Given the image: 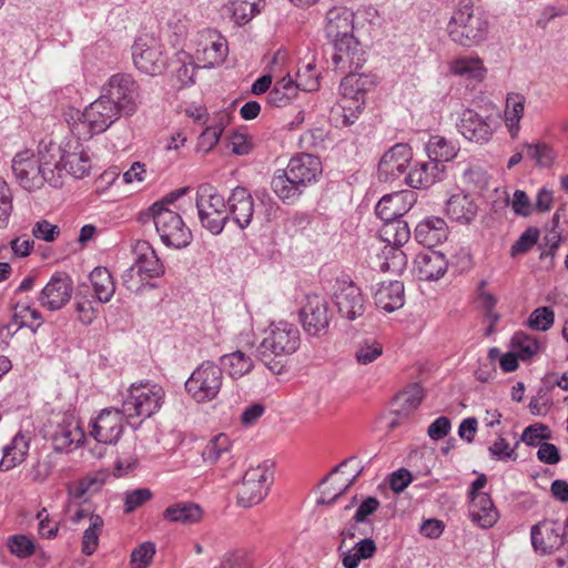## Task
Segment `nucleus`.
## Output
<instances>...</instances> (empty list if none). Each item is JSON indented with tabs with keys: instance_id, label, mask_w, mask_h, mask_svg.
<instances>
[{
	"instance_id": "nucleus-51",
	"label": "nucleus",
	"mask_w": 568,
	"mask_h": 568,
	"mask_svg": "<svg viewBox=\"0 0 568 568\" xmlns=\"http://www.w3.org/2000/svg\"><path fill=\"white\" fill-rule=\"evenodd\" d=\"M103 519L99 515L89 516V527L82 536V552L90 556L99 545V537L103 528Z\"/></svg>"
},
{
	"instance_id": "nucleus-56",
	"label": "nucleus",
	"mask_w": 568,
	"mask_h": 568,
	"mask_svg": "<svg viewBox=\"0 0 568 568\" xmlns=\"http://www.w3.org/2000/svg\"><path fill=\"white\" fill-rule=\"evenodd\" d=\"M513 349L520 359H529L539 351V343L525 333H516L511 338Z\"/></svg>"
},
{
	"instance_id": "nucleus-17",
	"label": "nucleus",
	"mask_w": 568,
	"mask_h": 568,
	"mask_svg": "<svg viewBox=\"0 0 568 568\" xmlns=\"http://www.w3.org/2000/svg\"><path fill=\"white\" fill-rule=\"evenodd\" d=\"M122 114L113 100L101 95L88 105L82 113V123L90 134L106 131Z\"/></svg>"
},
{
	"instance_id": "nucleus-21",
	"label": "nucleus",
	"mask_w": 568,
	"mask_h": 568,
	"mask_svg": "<svg viewBox=\"0 0 568 568\" xmlns=\"http://www.w3.org/2000/svg\"><path fill=\"white\" fill-rule=\"evenodd\" d=\"M301 321L304 331L311 336L324 334L329 325L326 301L320 295H307L301 310Z\"/></svg>"
},
{
	"instance_id": "nucleus-2",
	"label": "nucleus",
	"mask_w": 568,
	"mask_h": 568,
	"mask_svg": "<svg viewBox=\"0 0 568 568\" xmlns=\"http://www.w3.org/2000/svg\"><path fill=\"white\" fill-rule=\"evenodd\" d=\"M354 18L345 7H334L326 13L324 31L334 47L333 63L339 69L358 68L364 62V51L354 36Z\"/></svg>"
},
{
	"instance_id": "nucleus-30",
	"label": "nucleus",
	"mask_w": 568,
	"mask_h": 568,
	"mask_svg": "<svg viewBox=\"0 0 568 568\" xmlns=\"http://www.w3.org/2000/svg\"><path fill=\"white\" fill-rule=\"evenodd\" d=\"M374 301L377 307L392 313L404 305L405 291L400 281H388L378 284L374 292Z\"/></svg>"
},
{
	"instance_id": "nucleus-26",
	"label": "nucleus",
	"mask_w": 568,
	"mask_h": 568,
	"mask_svg": "<svg viewBox=\"0 0 568 568\" xmlns=\"http://www.w3.org/2000/svg\"><path fill=\"white\" fill-rule=\"evenodd\" d=\"M445 175V165L436 161L416 162L405 175V182L413 189H427L442 181Z\"/></svg>"
},
{
	"instance_id": "nucleus-28",
	"label": "nucleus",
	"mask_w": 568,
	"mask_h": 568,
	"mask_svg": "<svg viewBox=\"0 0 568 568\" xmlns=\"http://www.w3.org/2000/svg\"><path fill=\"white\" fill-rule=\"evenodd\" d=\"M445 212L452 221L466 225L477 216L478 205L469 194L458 192L446 201Z\"/></svg>"
},
{
	"instance_id": "nucleus-57",
	"label": "nucleus",
	"mask_w": 568,
	"mask_h": 568,
	"mask_svg": "<svg viewBox=\"0 0 568 568\" xmlns=\"http://www.w3.org/2000/svg\"><path fill=\"white\" fill-rule=\"evenodd\" d=\"M7 546L12 555L21 559L32 556L36 550L33 541L21 534L10 536Z\"/></svg>"
},
{
	"instance_id": "nucleus-22",
	"label": "nucleus",
	"mask_w": 568,
	"mask_h": 568,
	"mask_svg": "<svg viewBox=\"0 0 568 568\" xmlns=\"http://www.w3.org/2000/svg\"><path fill=\"white\" fill-rule=\"evenodd\" d=\"M416 194L413 191H400L384 195L376 204V215L386 222L400 220L415 204Z\"/></svg>"
},
{
	"instance_id": "nucleus-23",
	"label": "nucleus",
	"mask_w": 568,
	"mask_h": 568,
	"mask_svg": "<svg viewBox=\"0 0 568 568\" xmlns=\"http://www.w3.org/2000/svg\"><path fill=\"white\" fill-rule=\"evenodd\" d=\"M229 220L241 230L246 229L253 219L254 201L246 187L237 186L232 190L226 203Z\"/></svg>"
},
{
	"instance_id": "nucleus-49",
	"label": "nucleus",
	"mask_w": 568,
	"mask_h": 568,
	"mask_svg": "<svg viewBox=\"0 0 568 568\" xmlns=\"http://www.w3.org/2000/svg\"><path fill=\"white\" fill-rule=\"evenodd\" d=\"M29 443L24 436L18 434L13 437L11 446L3 448V458L0 463V467L9 469L14 465L21 463L28 452Z\"/></svg>"
},
{
	"instance_id": "nucleus-29",
	"label": "nucleus",
	"mask_w": 568,
	"mask_h": 568,
	"mask_svg": "<svg viewBox=\"0 0 568 568\" xmlns=\"http://www.w3.org/2000/svg\"><path fill=\"white\" fill-rule=\"evenodd\" d=\"M133 265L144 275L152 280L164 274L163 264L149 242L136 241L133 246Z\"/></svg>"
},
{
	"instance_id": "nucleus-46",
	"label": "nucleus",
	"mask_w": 568,
	"mask_h": 568,
	"mask_svg": "<svg viewBox=\"0 0 568 568\" xmlns=\"http://www.w3.org/2000/svg\"><path fill=\"white\" fill-rule=\"evenodd\" d=\"M194 58L184 51L179 52L175 57L173 72L181 88L192 85L195 82V71L199 65L194 64Z\"/></svg>"
},
{
	"instance_id": "nucleus-12",
	"label": "nucleus",
	"mask_w": 568,
	"mask_h": 568,
	"mask_svg": "<svg viewBox=\"0 0 568 568\" xmlns=\"http://www.w3.org/2000/svg\"><path fill=\"white\" fill-rule=\"evenodd\" d=\"M229 54L226 39L215 29H203L195 39L194 57L202 68L212 69L221 65Z\"/></svg>"
},
{
	"instance_id": "nucleus-40",
	"label": "nucleus",
	"mask_w": 568,
	"mask_h": 568,
	"mask_svg": "<svg viewBox=\"0 0 568 568\" xmlns=\"http://www.w3.org/2000/svg\"><path fill=\"white\" fill-rule=\"evenodd\" d=\"M219 366L222 372L225 371L229 376L236 379L248 374L254 367V362L244 352L235 351L221 356Z\"/></svg>"
},
{
	"instance_id": "nucleus-16",
	"label": "nucleus",
	"mask_w": 568,
	"mask_h": 568,
	"mask_svg": "<svg viewBox=\"0 0 568 568\" xmlns=\"http://www.w3.org/2000/svg\"><path fill=\"white\" fill-rule=\"evenodd\" d=\"M333 301L339 315L347 321H355L365 312L364 295L352 281H336Z\"/></svg>"
},
{
	"instance_id": "nucleus-52",
	"label": "nucleus",
	"mask_w": 568,
	"mask_h": 568,
	"mask_svg": "<svg viewBox=\"0 0 568 568\" xmlns=\"http://www.w3.org/2000/svg\"><path fill=\"white\" fill-rule=\"evenodd\" d=\"M383 354V345L375 338L361 341L355 351L356 362L361 365H368L379 358Z\"/></svg>"
},
{
	"instance_id": "nucleus-41",
	"label": "nucleus",
	"mask_w": 568,
	"mask_h": 568,
	"mask_svg": "<svg viewBox=\"0 0 568 568\" xmlns=\"http://www.w3.org/2000/svg\"><path fill=\"white\" fill-rule=\"evenodd\" d=\"M423 397V388L418 384H413L395 396L394 412L399 416H408L418 408Z\"/></svg>"
},
{
	"instance_id": "nucleus-10",
	"label": "nucleus",
	"mask_w": 568,
	"mask_h": 568,
	"mask_svg": "<svg viewBox=\"0 0 568 568\" xmlns=\"http://www.w3.org/2000/svg\"><path fill=\"white\" fill-rule=\"evenodd\" d=\"M223 383L222 368L213 362L201 363L185 382V392L196 403L211 402L219 395Z\"/></svg>"
},
{
	"instance_id": "nucleus-64",
	"label": "nucleus",
	"mask_w": 568,
	"mask_h": 568,
	"mask_svg": "<svg viewBox=\"0 0 568 568\" xmlns=\"http://www.w3.org/2000/svg\"><path fill=\"white\" fill-rule=\"evenodd\" d=\"M155 554L153 542L146 541L135 548L131 554L132 568H146Z\"/></svg>"
},
{
	"instance_id": "nucleus-4",
	"label": "nucleus",
	"mask_w": 568,
	"mask_h": 568,
	"mask_svg": "<svg viewBox=\"0 0 568 568\" xmlns=\"http://www.w3.org/2000/svg\"><path fill=\"white\" fill-rule=\"evenodd\" d=\"M300 343V331L294 324L285 321L272 323L257 346V355L272 372L280 373L281 368L276 369L278 363L272 365V362L294 354Z\"/></svg>"
},
{
	"instance_id": "nucleus-18",
	"label": "nucleus",
	"mask_w": 568,
	"mask_h": 568,
	"mask_svg": "<svg viewBox=\"0 0 568 568\" xmlns=\"http://www.w3.org/2000/svg\"><path fill=\"white\" fill-rule=\"evenodd\" d=\"M123 418L122 408H104L91 419L90 435L99 443L115 444L123 433Z\"/></svg>"
},
{
	"instance_id": "nucleus-61",
	"label": "nucleus",
	"mask_w": 568,
	"mask_h": 568,
	"mask_svg": "<svg viewBox=\"0 0 568 568\" xmlns=\"http://www.w3.org/2000/svg\"><path fill=\"white\" fill-rule=\"evenodd\" d=\"M463 182L473 190H484L488 185V175L483 168L470 165L463 173Z\"/></svg>"
},
{
	"instance_id": "nucleus-53",
	"label": "nucleus",
	"mask_w": 568,
	"mask_h": 568,
	"mask_svg": "<svg viewBox=\"0 0 568 568\" xmlns=\"http://www.w3.org/2000/svg\"><path fill=\"white\" fill-rule=\"evenodd\" d=\"M36 321V308L29 304L18 302L14 307L12 322L8 325V329L11 331L16 326L13 333L22 327H28L31 332H36L33 323Z\"/></svg>"
},
{
	"instance_id": "nucleus-24",
	"label": "nucleus",
	"mask_w": 568,
	"mask_h": 568,
	"mask_svg": "<svg viewBox=\"0 0 568 568\" xmlns=\"http://www.w3.org/2000/svg\"><path fill=\"white\" fill-rule=\"evenodd\" d=\"M72 281L67 274L57 273L41 291L42 306L55 311L64 306L71 297Z\"/></svg>"
},
{
	"instance_id": "nucleus-20",
	"label": "nucleus",
	"mask_w": 568,
	"mask_h": 568,
	"mask_svg": "<svg viewBox=\"0 0 568 568\" xmlns=\"http://www.w3.org/2000/svg\"><path fill=\"white\" fill-rule=\"evenodd\" d=\"M456 125L465 139L479 144L490 141L495 132L491 118H483L470 109L460 112Z\"/></svg>"
},
{
	"instance_id": "nucleus-27",
	"label": "nucleus",
	"mask_w": 568,
	"mask_h": 568,
	"mask_svg": "<svg viewBox=\"0 0 568 568\" xmlns=\"http://www.w3.org/2000/svg\"><path fill=\"white\" fill-rule=\"evenodd\" d=\"M447 260L440 252L425 251L414 260V272L420 281H437L447 271Z\"/></svg>"
},
{
	"instance_id": "nucleus-8",
	"label": "nucleus",
	"mask_w": 568,
	"mask_h": 568,
	"mask_svg": "<svg viewBox=\"0 0 568 568\" xmlns=\"http://www.w3.org/2000/svg\"><path fill=\"white\" fill-rule=\"evenodd\" d=\"M195 204L202 226L214 235L221 234L229 221L224 196L213 185L204 183L197 189Z\"/></svg>"
},
{
	"instance_id": "nucleus-60",
	"label": "nucleus",
	"mask_w": 568,
	"mask_h": 568,
	"mask_svg": "<svg viewBox=\"0 0 568 568\" xmlns=\"http://www.w3.org/2000/svg\"><path fill=\"white\" fill-rule=\"evenodd\" d=\"M550 438L551 433L549 427L540 423L526 427L521 434V440L528 446H539L541 440Z\"/></svg>"
},
{
	"instance_id": "nucleus-45",
	"label": "nucleus",
	"mask_w": 568,
	"mask_h": 568,
	"mask_svg": "<svg viewBox=\"0 0 568 568\" xmlns=\"http://www.w3.org/2000/svg\"><path fill=\"white\" fill-rule=\"evenodd\" d=\"M272 189L274 193L286 203H294L304 189L302 185L295 183L293 179L285 172H277L272 180Z\"/></svg>"
},
{
	"instance_id": "nucleus-33",
	"label": "nucleus",
	"mask_w": 568,
	"mask_h": 568,
	"mask_svg": "<svg viewBox=\"0 0 568 568\" xmlns=\"http://www.w3.org/2000/svg\"><path fill=\"white\" fill-rule=\"evenodd\" d=\"M415 237L424 246H436L447 239V224L442 217H427L417 224Z\"/></svg>"
},
{
	"instance_id": "nucleus-7",
	"label": "nucleus",
	"mask_w": 568,
	"mask_h": 568,
	"mask_svg": "<svg viewBox=\"0 0 568 568\" xmlns=\"http://www.w3.org/2000/svg\"><path fill=\"white\" fill-rule=\"evenodd\" d=\"M376 77L366 73H349L342 80L339 108L343 110L344 124L354 123L363 111L366 94L376 87Z\"/></svg>"
},
{
	"instance_id": "nucleus-43",
	"label": "nucleus",
	"mask_w": 568,
	"mask_h": 568,
	"mask_svg": "<svg viewBox=\"0 0 568 568\" xmlns=\"http://www.w3.org/2000/svg\"><path fill=\"white\" fill-rule=\"evenodd\" d=\"M263 2L264 0H230L226 11L235 24L243 26L261 12Z\"/></svg>"
},
{
	"instance_id": "nucleus-11",
	"label": "nucleus",
	"mask_w": 568,
	"mask_h": 568,
	"mask_svg": "<svg viewBox=\"0 0 568 568\" xmlns=\"http://www.w3.org/2000/svg\"><path fill=\"white\" fill-rule=\"evenodd\" d=\"M273 481L272 465L268 463L250 467L242 479L237 490V504L243 507H252L260 504L267 495Z\"/></svg>"
},
{
	"instance_id": "nucleus-34",
	"label": "nucleus",
	"mask_w": 568,
	"mask_h": 568,
	"mask_svg": "<svg viewBox=\"0 0 568 568\" xmlns=\"http://www.w3.org/2000/svg\"><path fill=\"white\" fill-rule=\"evenodd\" d=\"M108 478L104 470L88 474L69 486V495L77 501H87L103 488Z\"/></svg>"
},
{
	"instance_id": "nucleus-35",
	"label": "nucleus",
	"mask_w": 568,
	"mask_h": 568,
	"mask_svg": "<svg viewBox=\"0 0 568 568\" xmlns=\"http://www.w3.org/2000/svg\"><path fill=\"white\" fill-rule=\"evenodd\" d=\"M449 72L466 80L481 82L487 73L484 61L478 55H463L452 60Z\"/></svg>"
},
{
	"instance_id": "nucleus-62",
	"label": "nucleus",
	"mask_w": 568,
	"mask_h": 568,
	"mask_svg": "<svg viewBox=\"0 0 568 568\" xmlns=\"http://www.w3.org/2000/svg\"><path fill=\"white\" fill-rule=\"evenodd\" d=\"M554 322V312L548 307H539L530 314L528 325L535 331L545 332L552 326Z\"/></svg>"
},
{
	"instance_id": "nucleus-63",
	"label": "nucleus",
	"mask_w": 568,
	"mask_h": 568,
	"mask_svg": "<svg viewBox=\"0 0 568 568\" xmlns=\"http://www.w3.org/2000/svg\"><path fill=\"white\" fill-rule=\"evenodd\" d=\"M152 498V491L149 488H138L124 494V511L133 513Z\"/></svg>"
},
{
	"instance_id": "nucleus-58",
	"label": "nucleus",
	"mask_w": 568,
	"mask_h": 568,
	"mask_svg": "<svg viewBox=\"0 0 568 568\" xmlns=\"http://www.w3.org/2000/svg\"><path fill=\"white\" fill-rule=\"evenodd\" d=\"M97 302L92 301L87 295L78 294L75 296L74 306L78 320L84 324L90 325L97 317L98 308Z\"/></svg>"
},
{
	"instance_id": "nucleus-14",
	"label": "nucleus",
	"mask_w": 568,
	"mask_h": 568,
	"mask_svg": "<svg viewBox=\"0 0 568 568\" xmlns=\"http://www.w3.org/2000/svg\"><path fill=\"white\" fill-rule=\"evenodd\" d=\"M104 98L113 100L124 115L138 110L139 85L130 74H113L104 85Z\"/></svg>"
},
{
	"instance_id": "nucleus-32",
	"label": "nucleus",
	"mask_w": 568,
	"mask_h": 568,
	"mask_svg": "<svg viewBox=\"0 0 568 568\" xmlns=\"http://www.w3.org/2000/svg\"><path fill=\"white\" fill-rule=\"evenodd\" d=\"M468 513L471 520L481 528L493 527L498 519V511L488 494H474Z\"/></svg>"
},
{
	"instance_id": "nucleus-3",
	"label": "nucleus",
	"mask_w": 568,
	"mask_h": 568,
	"mask_svg": "<svg viewBox=\"0 0 568 568\" xmlns=\"http://www.w3.org/2000/svg\"><path fill=\"white\" fill-rule=\"evenodd\" d=\"M489 24L484 10L475 8L470 1H460L447 24V33L453 42L471 48L487 39Z\"/></svg>"
},
{
	"instance_id": "nucleus-42",
	"label": "nucleus",
	"mask_w": 568,
	"mask_h": 568,
	"mask_svg": "<svg viewBox=\"0 0 568 568\" xmlns=\"http://www.w3.org/2000/svg\"><path fill=\"white\" fill-rule=\"evenodd\" d=\"M90 281L99 303H108L115 292V283L108 268L98 266L90 273Z\"/></svg>"
},
{
	"instance_id": "nucleus-13",
	"label": "nucleus",
	"mask_w": 568,
	"mask_h": 568,
	"mask_svg": "<svg viewBox=\"0 0 568 568\" xmlns=\"http://www.w3.org/2000/svg\"><path fill=\"white\" fill-rule=\"evenodd\" d=\"M132 60L135 68L148 75L161 74L166 67L162 45L149 36L138 37L132 45Z\"/></svg>"
},
{
	"instance_id": "nucleus-1",
	"label": "nucleus",
	"mask_w": 568,
	"mask_h": 568,
	"mask_svg": "<svg viewBox=\"0 0 568 568\" xmlns=\"http://www.w3.org/2000/svg\"><path fill=\"white\" fill-rule=\"evenodd\" d=\"M91 168V155L79 140L59 143L53 138H44L38 144V173L54 187L63 184L64 173L83 179L90 174Z\"/></svg>"
},
{
	"instance_id": "nucleus-50",
	"label": "nucleus",
	"mask_w": 568,
	"mask_h": 568,
	"mask_svg": "<svg viewBox=\"0 0 568 568\" xmlns=\"http://www.w3.org/2000/svg\"><path fill=\"white\" fill-rule=\"evenodd\" d=\"M231 442L225 434L213 437L203 450V458L210 464H215L220 459L230 458Z\"/></svg>"
},
{
	"instance_id": "nucleus-39",
	"label": "nucleus",
	"mask_w": 568,
	"mask_h": 568,
	"mask_svg": "<svg viewBox=\"0 0 568 568\" xmlns=\"http://www.w3.org/2000/svg\"><path fill=\"white\" fill-rule=\"evenodd\" d=\"M202 516V508L197 504L189 501L171 505L163 513L165 520L181 525L196 524Z\"/></svg>"
},
{
	"instance_id": "nucleus-59",
	"label": "nucleus",
	"mask_w": 568,
	"mask_h": 568,
	"mask_svg": "<svg viewBox=\"0 0 568 568\" xmlns=\"http://www.w3.org/2000/svg\"><path fill=\"white\" fill-rule=\"evenodd\" d=\"M487 284L486 280H481L479 282L477 287V300L486 315L496 323L499 320V315L494 311L497 304V297L494 293L486 290Z\"/></svg>"
},
{
	"instance_id": "nucleus-48",
	"label": "nucleus",
	"mask_w": 568,
	"mask_h": 568,
	"mask_svg": "<svg viewBox=\"0 0 568 568\" xmlns=\"http://www.w3.org/2000/svg\"><path fill=\"white\" fill-rule=\"evenodd\" d=\"M229 123L226 114L222 113L216 116L214 122L210 124L199 136L197 149L203 152L211 151L220 141V138Z\"/></svg>"
},
{
	"instance_id": "nucleus-38",
	"label": "nucleus",
	"mask_w": 568,
	"mask_h": 568,
	"mask_svg": "<svg viewBox=\"0 0 568 568\" xmlns=\"http://www.w3.org/2000/svg\"><path fill=\"white\" fill-rule=\"evenodd\" d=\"M407 265V257L400 246L384 244L376 255V266L383 272L402 273Z\"/></svg>"
},
{
	"instance_id": "nucleus-44",
	"label": "nucleus",
	"mask_w": 568,
	"mask_h": 568,
	"mask_svg": "<svg viewBox=\"0 0 568 568\" xmlns=\"http://www.w3.org/2000/svg\"><path fill=\"white\" fill-rule=\"evenodd\" d=\"M458 151L459 148L456 143L439 135L432 136L426 144L429 160L436 161L438 164L453 160Z\"/></svg>"
},
{
	"instance_id": "nucleus-6",
	"label": "nucleus",
	"mask_w": 568,
	"mask_h": 568,
	"mask_svg": "<svg viewBox=\"0 0 568 568\" xmlns=\"http://www.w3.org/2000/svg\"><path fill=\"white\" fill-rule=\"evenodd\" d=\"M165 392L159 384L134 383L128 389L122 402V413L126 419L133 417L149 418L160 410Z\"/></svg>"
},
{
	"instance_id": "nucleus-55",
	"label": "nucleus",
	"mask_w": 568,
	"mask_h": 568,
	"mask_svg": "<svg viewBox=\"0 0 568 568\" xmlns=\"http://www.w3.org/2000/svg\"><path fill=\"white\" fill-rule=\"evenodd\" d=\"M293 77L301 91L313 92L320 87L318 73L313 62H308L302 68H298Z\"/></svg>"
},
{
	"instance_id": "nucleus-25",
	"label": "nucleus",
	"mask_w": 568,
	"mask_h": 568,
	"mask_svg": "<svg viewBox=\"0 0 568 568\" xmlns=\"http://www.w3.org/2000/svg\"><path fill=\"white\" fill-rule=\"evenodd\" d=\"M284 171L295 183L306 187L321 174L322 164L317 156L302 153L293 156Z\"/></svg>"
},
{
	"instance_id": "nucleus-15",
	"label": "nucleus",
	"mask_w": 568,
	"mask_h": 568,
	"mask_svg": "<svg viewBox=\"0 0 568 568\" xmlns=\"http://www.w3.org/2000/svg\"><path fill=\"white\" fill-rule=\"evenodd\" d=\"M568 519L561 524L557 520H542L530 529L532 548L539 555L552 554L565 544Z\"/></svg>"
},
{
	"instance_id": "nucleus-36",
	"label": "nucleus",
	"mask_w": 568,
	"mask_h": 568,
	"mask_svg": "<svg viewBox=\"0 0 568 568\" xmlns=\"http://www.w3.org/2000/svg\"><path fill=\"white\" fill-rule=\"evenodd\" d=\"M526 99L520 93H509L506 98L504 121L513 140L517 139L521 129L520 121L525 112Z\"/></svg>"
},
{
	"instance_id": "nucleus-37",
	"label": "nucleus",
	"mask_w": 568,
	"mask_h": 568,
	"mask_svg": "<svg viewBox=\"0 0 568 568\" xmlns=\"http://www.w3.org/2000/svg\"><path fill=\"white\" fill-rule=\"evenodd\" d=\"M343 545L338 547L341 552L342 564L345 568H357L361 560L372 558L376 550V544L372 538H363L357 541L351 549L343 550Z\"/></svg>"
},
{
	"instance_id": "nucleus-19",
	"label": "nucleus",
	"mask_w": 568,
	"mask_h": 568,
	"mask_svg": "<svg viewBox=\"0 0 568 568\" xmlns=\"http://www.w3.org/2000/svg\"><path fill=\"white\" fill-rule=\"evenodd\" d=\"M413 160V150L406 143L390 146L378 163V178L382 181H394L404 174Z\"/></svg>"
},
{
	"instance_id": "nucleus-31",
	"label": "nucleus",
	"mask_w": 568,
	"mask_h": 568,
	"mask_svg": "<svg viewBox=\"0 0 568 568\" xmlns=\"http://www.w3.org/2000/svg\"><path fill=\"white\" fill-rule=\"evenodd\" d=\"M36 154L31 149L18 152L12 159V172L17 182L24 190L32 192L34 190L36 179Z\"/></svg>"
},
{
	"instance_id": "nucleus-54",
	"label": "nucleus",
	"mask_w": 568,
	"mask_h": 568,
	"mask_svg": "<svg viewBox=\"0 0 568 568\" xmlns=\"http://www.w3.org/2000/svg\"><path fill=\"white\" fill-rule=\"evenodd\" d=\"M151 278L144 275L135 265L128 267L122 274L123 286L132 293H141L145 287H154L150 283Z\"/></svg>"
},
{
	"instance_id": "nucleus-5",
	"label": "nucleus",
	"mask_w": 568,
	"mask_h": 568,
	"mask_svg": "<svg viewBox=\"0 0 568 568\" xmlns=\"http://www.w3.org/2000/svg\"><path fill=\"white\" fill-rule=\"evenodd\" d=\"M152 220L161 242L173 248H184L192 241V232L181 215L171 207H162V203H153L146 212L141 213L140 221Z\"/></svg>"
},
{
	"instance_id": "nucleus-47",
	"label": "nucleus",
	"mask_w": 568,
	"mask_h": 568,
	"mask_svg": "<svg viewBox=\"0 0 568 568\" xmlns=\"http://www.w3.org/2000/svg\"><path fill=\"white\" fill-rule=\"evenodd\" d=\"M382 241L385 244L403 246L410 239V231L407 222L403 220L384 223L379 231Z\"/></svg>"
},
{
	"instance_id": "nucleus-9",
	"label": "nucleus",
	"mask_w": 568,
	"mask_h": 568,
	"mask_svg": "<svg viewBox=\"0 0 568 568\" xmlns=\"http://www.w3.org/2000/svg\"><path fill=\"white\" fill-rule=\"evenodd\" d=\"M42 436L50 440L55 452L72 450L84 440L79 422L70 415L55 414L42 426Z\"/></svg>"
}]
</instances>
